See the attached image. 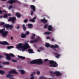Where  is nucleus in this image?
Returning a JSON list of instances; mask_svg holds the SVG:
<instances>
[{
    "label": "nucleus",
    "instance_id": "obj_1",
    "mask_svg": "<svg viewBox=\"0 0 79 79\" xmlns=\"http://www.w3.org/2000/svg\"><path fill=\"white\" fill-rule=\"evenodd\" d=\"M31 64H42L43 61L41 59L35 60H32L31 62Z\"/></svg>",
    "mask_w": 79,
    "mask_h": 79
},
{
    "label": "nucleus",
    "instance_id": "obj_2",
    "mask_svg": "<svg viewBox=\"0 0 79 79\" xmlns=\"http://www.w3.org/2000/svg\"><path fill=\"white\" fill-rule=\"evenodd\" d=\"M14 73V74H18V72H16L15 70H11L9 72V74L6 75V76L8 78H9V79H12L13 78V75H11L10 74H13Z\"/></svg>",
    "mask_w": 79,
    "mask_h": 79
},
{
    "label": "nucleus",
    "instance_id": "obj_3",
    "mask_svg": "<svg viewBox=\"0 0 79 79\" xmlns=\"http://www.w3.org/2000/svg\"><path fill=\"white\" fill-rule=\"evenodd\" d=\"M49 64H50L49 66L50 67L55 68V67H57L58 66V64L53 60H50L49 62Z\"/></svg>",
    "mask_w": 79,
    "mask_h": 79
},
{
    "label": "nucleus",
    "instance_id": "obj_4",
    "mask_svg": "<svg viewBox=\"0 0 79 79\" xmlns=\"http://www.w3.org/2000/svg\"><path fill=\"white\" fill-rule=\"evenodd\" d=\"M29 47H30V46L28 45V44L25 43V44H23V47L22 48V52H24L25 50H27V48H29Z\"/></svg>",
    "mask_w": 79,
    "mask_h": 79
},
{
    "label": "nucleus",
    "instance_id": "obj_5",
    "mask_svg": "<svg viewBox=\"0 0 79 79\" xmlns=\"http://www.w3.org/2000/svg\"><path fill=\"white\" fill-rule=\"evenodd\" d=\"M30 8L31 10H33L31 11V15L32 16L34 11H35V6L33 5H31L30 6Z\"/></svg>",
    "mask_w": 79,
    "mask_h": 79
},
{
    "label": "nucleus",
    "instance_id": "obj_6",
    "mask_svg": "<svg viewBox=\"0 0 79 79\" xmlns=\"http://www.w3.org/2000/svg\"><path fill=\"white\" fill-rule=\"evenodd\" d=\"M16 18L15 17H10L8 20V21H12V23L14 24L16 20Z\"/></svg>",
    "mask_w": 79,
    "mask_h": 79
},
{
    "label": "nucleus",
    "instance_id": "obj_7",
    "mask_svg": "<svg viewBox=\"0 0 79 79\" xmlns=\"http://www.w3.org/2000/svg\"><path fill=\"white\" fill-rule=\"evenodd\" d=\"M16 1L15 0H10L7 2V3H10V4L12 5V4L15 3H16Z\"/></svg>",
    "mask_w": 79,
    "mask_h": 79
},
{
    "label": "nucleus",
    "instance_id": "obj_8",
    "mask_svg": "<svg viewBox=\"0 0 79 79\" xmlns=\"http://www.w3.org/2000/svg\"><path fill=\"white\" fill-rule=\"evenodd\" d=\"M4 55L6 56V59L7 60H11V58L10 57L9 55L7 54H4Z\"/></svg>",
    "mask_w": 79,
    "mask_h": 79
},
{
    "label": "nucleus",
    "instance_id": "obj_9",
    "mask_svg": "<svg viewBox=\"0 0 79 79\" xmlns=\"http://www.w3.org/2000/svg\"><path fill=\"white\" fill-rule=\"evenodd\" d=\"M0 44L1 45H9V44L7 41H3L0 42Z\"/></svg>",
    "mask_w": 79,
    "mask_h": 79
},
{
    "label": "nucleus",
    "instance_id": "obj_10",
    "mask_svg": "<svg viewBox=\"0 0 79 79\" xmlns=\"http://www.w3.org/2000/svg\"><path fill=\"white\" fill-rule=\"evenodd\" d=\"M8 31H6L5 32H4L2 33V35L3 36V37H6V35H7V34H8Z\"/></svg>",
    "mask_w": 79,
    "mask_h": 79
},
{
    "label": "nucleus",
    "instance_id": "obj_11",
    "mask_svg": "<svg viewBox=\"0 0 79 79\" xmlns=\"http://www.w3.org/2000/svg\"><path fill=\"white\" fill-rule=\"evenodd\" d=\"M23 47V44L21 43H20L16 46L17 48H22Z\"/></svg>",
    "mask_w": 79,
    "mask_h": 79
},
{
    "label": "nucleus",
    "instance_id": "obj_12",
    "mask_svg": "<svg viewBox=\"0 0 79 79\" xmlns=\"http://www.w3.org/2000/svg\"><path fill=\"white\" fill-rule=\"evenodd\" d=\"M41 23H43L44 24H45V23H47L48 20L47 19H45L44 18V19L41 20Z\"/></svg>",
    "mask_w": 79,
    "mask_h": 79
},
{
    "label": "nucleus",
    "instance_id": "obj_13",
    "mask_svg": "<svg viewBox=\"0 0 79 79\" xmlns=\"http://www.w3.org/2000/svg\"><path fill=\"white\" fill-rule=\"evenodd\" d=\"M54 55L55 56V57L57 58H58L60 56H61V54H59L57 52H55L54 53Z\"/></svg>",
    "mask_w": 79,
    "mask_h": 79
},
{
    "label": "nucleus",
    "instance_id": "obj_14",
    "mask_svg": "<svg viewBox=\"0 0 79 79\" xmlns=\"http://www.w3.org/2000/svg\"><path fill=\"white\" fill-rule=\"evenodd\" d=\"M54 74H56V76H60L61 75V73L60 72L56 71L54 72Z\"/></svg>",
    "mask_w": 79,
    "mask_h": 79
},
{
    "label": "nucleus",
    "instance_id": "obj_15",
    "mask_svg": "<svg viewBox=\"0 0 79 79\" xmlns=\"http://www.w3.org/2000/svg\"><path fill=\"white\" fill-rule=\"evenodd\" d=\"M50 47H51L52 48H59V46L57 44H55L54 45H51L50 46Z\"/></svg>",
    "mask_w": 79,
    "mask_h": 79
},
{
    "label": "nucleus",
    "instance_id": "obj_16",
    "mask_svg": "<svg viewBox=\"0 0 79 79\" xmlns=\"http://www.w3.org/2000/svg\"><path fill=\"white\" fill-rule=\"evenodd\" d=\"M48 30L49 31H51L52 30V29H53V27L51 25H49L48 26Z\"/></svg>",
    "mask_w": 79,
    "mask_h": 79
},
{
    "label": "nucleus",
    "instance_id": "obj_17",
    "mask_svg": "<svg viewBox=\"0 0 79 79\" xmlns=\"http://www.w3.org/2000/svg\"><path fill=\"white\" fill-rule=\"evenodd\" d=\"M35 19H36V17H34L33 19H30L29 20V21H31V22H33V23H34V22H35Z\"/></svg>",
    "mask_w": 79,
    "mask_h": 79
},
{
    "label": "nucleus",
    "instance_id": "obj_18",
    "mask_svg": "<svg viewBox=\"0 0 79 79\" xmlns=\"http://www.w3.org/2000/svg\"><path fill=\"white\" fill-rule=\"evenodd\" d=\"M9 24H5L3 26V27H6V29H9Z\"/></svg>",
    "mask_w": 79,
    "mask_h": 79
},
{
    "label": "nucleus",
    "instance_id": "obj_19",
    "mask_svg": "<svg viewBox=\"0 0 79 79\" xmlns=\"http://www.w3.org/2000/svg\"><path fill=\"white\" fill-rule=\"evenodd\" d=\"M29 53H34V52H33V50L31 49H29L28 50Z\"/></svg>",
    "mask_w": 79,
    "mask_h": 79
},
{
    "label": "nucleus",
    "instance_id": "obj_20",
    "mask_svg": "<svg viewBox=\"0 0 79 79\" xmlns=\"http://www.w3.org/2000/svg\"><path fill=\"white\" fill-rule=\"evenodd\" d=\"M2 64L6 65H8V64H10V62H3Z\"/></svg>",
    "mask_w": 79,
    "mask_h": 79
},
{
    "label": "nucleus",
    "instance_id": "obj_21",
    "mask_svg": "<svg viewBox=\"0 0 79 79\" xmlns=\"http://www.w3.org/2000/svg\"><path fill=\"white\" fill-rule=\"evenodd\" d=\"M21 38H25L26 37V35L23 33H22L21 35Z\"/></svg>",
    "mask_w": 79,
    "mask_h": 79
},
{
    "label": "nucleus",
    "instance_id": "obj_22",
    "mask_svg": "<svg viewBox=\"0 0 79 79\" xmlns=\"http://www.w3.org/2000/svg\"><path fill=\"white\" fill-rule=\"evenodd\" d=\"M50 73L52 76H54L55 75V74H54L55 72L53 73V72L52 71H50Z\"/></svg>",
    "mask_w": 79,
    "mask_h": 79
},
{
    "label": "nucleus",
    "instance_id": "obj_23",
    "mask_svg": "<svg viewBox=\"0 0 79 79\" xmlns=\"http://www.w3.org/2000/svg\"><path fill=\"white\" fill-rule=\"evenodd\" d=\"M18 56L19 58H21L22 60H24V59H25V57H23V56Z\"/></svg>",
    "mask_w": 79,
    "mask_h": 79
},
{
    "label": "nucleus",
    "instance_id": "obj_24",
    "mask_svg": "<svg viewBox=\"0 0 79 79\" xmlns=\"http://www.w3.org/2000/svg\"><path fill=\"white\" fill-rule=\"evenodd\" d=\"M28 28H32V24L29 23L28 24Z\"/></svg>",
    "mask_w": 79,
    "mask_h": 79
},
{
    "label": "nucleus",
    "instance_id": "obj_25",
    "mask_svg": "<svg viewBox=\"0 0 79 79\" xmlns=\"http://www.w3.org/2000/svg\"><path fill=\"white\" fill-rule=\"evenodd\" d=\"M16 15L19 18H20V17H21V15H20V14H19V13H16Z\"/></svg>",
    "mask_w": 79,
    "mask_h": 79
},
{
    "label": "nucleus",
    "instance_id": "obj_26",
    "mask_svg": "<svg viewBox=\"0 0 79 79\" xmlns=\"http://www.w3.org/2000/svg\"><path fill=\"white\" fill-rule=\"evenodd\" d=\"M22 27L24 31H26V25H25V24H23V25Z\"/></svg>",
    "mask_w": 79,
    "mask_h": 79
},
{
    "label": "nucleus",
    "instance_id": "obj_27",
    "mask_svg": "<svg viewBox=\"0 0 79 79\" xmlns=\"http://www.w3.org/2000/svg\"><path fill=\"white\" fill-rule=\"evenodd\" d=\"M4 31H5V29L3 28L2 30H0V33H1V34H2V33L4 32Z\"/></svg>",
    "mask_w": 79,
    "mask_h": 79
},
{
    "label": "nucleus",
    "instance_id": "obj_28",
    "mask_svg": "<svg viewBox=\"0 0 79 79\" xmlns=\"http://www.w3.org/2000/svg\"><path fill=\"white\" fill-rule=\"evenodd\" d=\"M5 71L3 70H0V74H1L2 75H3V74H5Z\"/></svg>",
    "mask_w": 79,
    "mask_h": 79
},
{
    "label": "nucleus",
    "instance_id": "obj_29",
    "mask_svg": "<svg viewBox=\"0 0 79 79\" xmlns=\"http://www.w3.org/2000/svg\"><path fill=\"white\" fill-rule=\"evenodd\" d=\"M35 34H33L32 36L31 37V39L32 40H34L35 38Z\"/></svg>",
    "mask_w": 79,
    "mask_h": 79
},
{
    "label": "nucleus",
    "instance_id": "obj_30",
    "mask_svg": "<svg viewBox=\"0 0 79 79\" xmlns=\"http://www.w3.org/2000/svg\"><path fill=\"white\" fill-rule=\"evenodd\" d=\"M22 74H25V71L23 70H20Z\"/></svg>",
    "mask_w": 79,
    "mask_h": 79
},
{
    "label": "nucleus",
    "instance_id": "obj_31",
    "mask_svg": "<svg viewBox=\"0 0 79 79\" xmlns=\"http://www.w3.org/2000/svg\"><path fill=\"white\" fill-rule=\"evenodd\" d=\"M2 13H6V11L5 10L2 11V10H0V14H2Z\"/></svg>",
    "mask_w": 79,
    "mask_h": 79
},
{
    "label": "nucleus",
    "instance_id": "obj_32",
    "mask_svg": "<svg viewBox=\"0 0 79 79\" xmlns=\"http://www.w3.org/2000/svg\"><path fill=\"white\" fill-rule=\"evenodd\" d=\"M50 44L48 43H47L45 44V46L46 47H47V48H48V47H50Z\"/></svg>",
    "mask_w": 79,
    "mask_h": 79
},
{
    "label": "nucleus",
    "instance_id": "obj_33",
    "mask_svg": "<svg viewBox=\"0 0 79 79\" xmlns=\"http://www.w3.org/2000/svg\"><path fill=\"white\" fill-rule=\"evenodd\" d=\"M14 48V47H13V46H8L7 47V49H11V48Z\"/></svg>",
    "mask_w": 79,
    "mask_h": 79
},
{
    "label": "nucleus",
    "instance_id": "obj_34",
    "mask_svg": "<svg viewBox=\"0 0 79 79\" xmlns=\"http://www.w3.org/2000/svg\"><path fill=\"white\" fill-rule=\"evenodd\" d=\"M10 56H11V57H15V56L13 54L10 53L9 55Z\"/></svg>",
    "mask_w": 79,
    "mask_h": 79
},
{
    "label": "nucleus",
    "instance_id": "obj_35",
    "mask_svg": "<svg viewBox=\"0 0 79 79\" xmlns=\"http://www.w3.org/2000/svg\"><path fill=\"white\" fill-rule=\"evenodd\" d=\"M8 16V14H6L4 15V16H3V18H7Z\"/></svg>",
    "mask_w": 79,
    "mask_h": 79
},
{
    "label": "nucleus",
    "instance_id": "obj_36",
    "mask_svg": "<svg viewBox=\"0 0 79 79\" xmlns=\"http://www.w3.org/2000/svg\"><path fill=\"white\" fill-rule=\"evenodd\" d=\"M13 26L11 25H9V28L10 29H13Z\"/></svg>",
    "mask_w": 79,
    "mask_h": 79
},
{
    "label": "nucleus",
    "instance_id": "obj_37",
    "mask_svg": "<svg viewBox=\"0 0 79 79\" xmlns=\"http://www.w3.org/2000/svg\"><path fill=\"white\" fill-rule=\"evenodd\" d=\"M12 61L14 63H17V60H15V59H12Z\"/></svg>",
    "mask_w": 79,
    "mask_h": 79
},
{
    "label": "nucleus",
    "instance_id": "obj_38",
    "mask_svg": "<svg viewBox=\"0 0 79 79\" xmlns=\"http://www.w3.org/2000/svg\"><path fill=\"white\" fill-rule=\"evenodd\" d=\"M48 26V24L47 23V24L44 25V28H45V29H46V28H47V27Z\"/></svg>",
    "mask_w": 79,
    "mask_h": 79
},
{
    "label": "nucleus",
    "instance_id": "obj_39",
    "mask_svg": "<svg viewBox=\"0 0 79 79\" xmlns=\"http://www.w3.org/2000/svg\"><path fill=\"white\" fill-rule=\"evenodd\" d=\"M39 39L36 38V39H35L34 40V42H37L38 40H39Z\"/></svg>",
    "mask_w": 79,
    "mask_h": 79
},
{
    "label": "nucleus",
    "instance_id": "obj_40",
    "mask_svg": "<svg viewBox=\"0 0 79 79\" xmlns=\"http://www.w3.org/2000/svg\"><path fill=\"white\" fill-rule=\"evenodd\" d=\"M27 21H28V20L27 19H25L23 20V22L25 23H27Z\"/></svg>",
    "mask_w": 79,
    "mask_h": 79
},
{
    "label": "nucleus",
    "instance_id": "obj_41",
    "mask_svg": "<svg viewBox=\"0 0 79 79\" xmlns=\"http://www.w3.org/2000/svg\"><path fill=\"white\" fill-rule=\"evenodd\" d=\"M29 35V31H27L26 34H25V35Z\"/></svg>",
    "mask_w": 79,
    "mask_h": 79
},
{
    "label": "nucleus",
    "instance_id": "obj_42",
    "mask_svg": "<svg viewBox=\"0 0 79 79\" xmlns=\"http://www.w3.org/2000/svg\"><path fill=\"white\" fill-rule=\"evenodd\" d=\"M12 8H13V6H12L10 5L9 7V10H10V9H11Z\"/></svg>",
    "mask_w": 79,
    "mask_h": 79
},
{
    "label": "nucleus",
    "instance_id": "obj_43",
    "mask_svg": "<svg viewBox=\"0 0 79 79\" xmlns=\"http://www.w3.org/2000/svg\"><path fill=\"white\" fill-rule=\"evenodd\" d=\"M19 27H20V26H19V25H18L16 27V28L17 29H19Z\"/></svg>",
    "mask_w": 79,
    "mask_h": 79
},
{
    "label": "nucleus",
    "instance_id": "obj_44",
    "mask_svg": "<svg viewBox=\"0 0 79 79\" xmlns=\"http://www.w3.org/2000/svg\"><path fill=\"white\" fill-rule=\"evenodd\" d=\"M50 60H48V59H45L44 60V62H47V61H48Z\"/></svg>",
    "mask_w": 79,
    "mask_h": 79
},
{
    "label": "nucleus",
    "instance_id": "obj_45",
    "mask_svg": "<svg viewBox=\"0 0 79 79\" xmlns=\"http://www.w3.org/2000/svg\"><path fill=\"white\" fill-rule=\"evenodd\" d=\"M40 71H38L37 73V74L38 75H39V74H40Z\"/></svg>",
    "mask_w": 79,
    "mask_h": 79
},
{
    "label": "nucleus",
    "instance_id": "obj_46",
    "mask_svg": "<svg viewBox=\"0 0 79 79\" xmlns=\"http://www.w3.org/2000/svg\"><path fill=\"white\" fill-rule=\"evenodd\" d=\"M4 22H2L1 23H0V26H1V25H4Z\"/></svg>",
    "mask_w": 79,
    "mask_h": 79
},
{
    "label": "nucleus",
    "instance_id": "obj_47",
    "mask_svg": "<svg viewBox=\"0 0 79 79\" xmlns=\"http://www.w3.org/2000/svg\"><path fill=\"white\" fill-rule=\"evenodd\" d=\"M34 40H31L30 41V43H31V44H32L33 43H34Z\"/></svg>",
    "mask_w": 79,
    "mask_h": 79
},
{
    "label": "nucleus",
    "instance_id": "obj_48",
    "mask_svg": "<svg viewBox=\"0 0 79 79\" xmlns=\"http://www.w3.org/2000/svg\"><path fill=\"white\" fill-rule=\"evenodd\" d=\"M51 32H47V35H49L51 34Z\"/></svg>",
    "mask_w": 79,
    "mask_h": 79
},
{
    "label": "nucleus",
    "instance_id": "obj_49",
    "mask_svg": "<svg viewBox=\"0 0 79 79\" xmlns=\"http://www.w3.org/2000/svg\"><path fill=\"white\" fill-rule=\"evenodd\" d=\"M40 50H44V48L40 47Z\"/></svg>",
    "mask_w": 79,
    "mask_h": 79
},
{
    "label": "nucleus",
    "instance_id": "obj_50",
    "mask_svg": "<svg viewBox=\"0 0 79 79\" xmlns=\"http://www.w3.org/2000/svg\"><path fill=\"white\" fill-rule=\"evenodd\" d=\"M0 63H2V61H0ZM1 65V64H0V68H2V66Z\"/></svg>",
    "mask_w": 79,
    "mask_h": 79
},
{
    "label": "nucleus",
    "instance_id": "obj_51",
    "mask_svg": "<svg viewBox=\"0 0 79 79\" xmlns=\"http://www.w3.org/2000/svg\"><path fill=\"white\" fill-rule=\"evenodd\" d=\"M34 73H35L34 72L33 73L31 74V76L33 77V76L34 75Z\"/></svg>",
    "mask_w": 79,
    "mask_h": 79
},
{
    "label": "nucleus",
    "instance_id": "obj_52",
    "mask_svg": "<svg viewBox=\"0 0 79 79\" xmlns=\"http://www.w3.org/2000/svg\"><path fill=\"white\" fill-rule=\"evenodd\" d=\"M51 40H52V41H54V40L53 39V38H52L51 39Z\"/></svg>",
    "mask_w": 79,
    "mask_h": 79
},
{
    "label": "nucleus",
    "instance_id": "obj_53",
    "mask_svg": "<svg viewBox=\"0 0 79 79\" xmlns=\"http://www.w3.org/2000/svg\"><path fill=\"white\" fill-rule=\"evenodd\" d=\"M44 34H45V35H47V32H44Z\"/></svg>",
    "mask_w": 79,
    "mask_h": 79
},
{
    "label": "nucleus",
    "instance_id": "obj_54",
    "mask_svg": "<svg viewBox=\"0 0 79 79\" xmlns=\"http://www.w3.org/2000/svg\"><path fill=\"white\" fill-rule=\"evenodd\" d=\"M39 79H44L43 78V77H42L39 78Z\"/></svg>",
    "mask_w": 79,
    "mask_h": 79
},
{
    "label": "nucleus",
    "instance_id": "obj_55",
    "mask_svg": "<svg viewBox=\"0 0 79 79\" xmlns=\"http://www.w3.org/2000/svg\"><path fill=\"white\" fill-rule=\"evenodd\" d=\"M7 16H11V14H8V15H7Z\"/></svg>",
    "mask_w": 79,
    "mask_h": 79
},
{
    "label": "nucleus",
    "instance_id": "obj_56",
    "mask_svg": "<svg viewBox=\"0 0 79 79\" xmlns=\"http://www.w3.org/2000/svg\"><path fill=\"white\" fill-rule=\"evenodd\" d=\"M46 39H50V37H46Z\"/></svg>",
    "mask_w": 79,
    "mask_h": 79
},
{
    "label": "nucleus",
    "instance_id": "obj_57",
    "mask_svg": "<svg viewBox=\"0 0 79 79\" xmlns=\"http://www.w3.org/2000/svg\"><path fill=\"white\" fill-rule=\"evenodd\" d=\"M3 56H0V58H3Z\"/></svg>",
    "mask_w": 79,
    "mask_h": 79
},
{
    "label": "nucleus",
    "instance_id": "obj_58",
    "mask_svg": "<svg viewBox=\"0 0 79 79\" xmlns=\"http://www.w3.org/2000/svg\"><path fill=\"white\" fill-rule=\"evenodd\" d=\"M52 32H54V31H55V29H52Z\"/></svg>",
    "mask_w": 79,
    "mask_h": 79
},
{
    "label": "nucleus",
    "instance_id": "obj_59",
    "mask_svg": "<svg viewBox=\"0 0 79 79\" xmlns=\"http://www.w3.org/2000/svg\"><path fill=\"white\" fill-rule=\"evenodd\" d=\"M3 17L2 15L0 16V18H2Z\"/></svg>",
    "mask_w": 79,
    "mask_h": 79
},
{
    "label": "nucleus",
    "instance_id": "obj_60",
    "mask_svg": "<svg viewBox=\"0 0 79 79\" xmlns=\"http://www.w3.org/2000/svg\"><path fill=\"white\" fill-rule=\"evenodd\" d=\"M38 52H40V50L39 49H38Z\"/></svg>",
    "mask_w": 79,
    "mask_h": 79
},
{
    "label": "nucleus",
    "instance_id": "obj_61",
    "mask_svg": "<svg viewBox=\"0 0 79 79\" xmlns=\"http://www.w3.org/2000/svg\"><path fill=\"white\" fill-rule=\"evenodd\" d=\"M10 39L12 40L13 39V37H10Z\"/></svg>",
    "mask_w": 79,
    "mask_h": 79
},
{
    "label": "nucleus",
    "instance_id": "obj_62",
    "mask_svg": "<svg viewBox=\"0 0 79 79\" xmlns=\"http://www.w3.org/2000/svg\"><path fill=\"white\" fill-rule=\"evenodd\" d=\"M2 1H6L7 0H1Z\"/></svg>",
    "mask_w": 79,
    "mask_h": 79
},
{
    "label": "nucleus",
    "instance_id": "obj_63",
    "mask_svg": "<svg viewBox=\"0 0 79 79\" xmlns=\"http://www.w3.org/2000/svg\"><path fill=\"white\" fill-rule=\"evenodd\" d=\"M35 0H33V2H35Z\"/></svg>",
    "mask_w": 79,
    "mask_h": 79
},
{
    "label": "nucleus",
    "instance_id": "obj_64",
    "mask_svg": "<svg viewBox=\"0 0 79 79\" xmlns=\"http://www.w3.org/2000/svg\"><path fill=\"white\" fill-rule=\"evenodd\" d=\"M54 50H55V51H56V49H55V48H54Z\"/></svg>",
    "mask_w": 79,
    "mask_h": 79
}]
</instances>
